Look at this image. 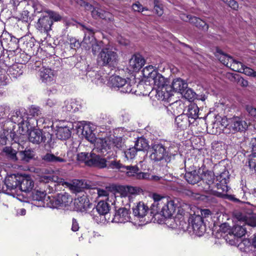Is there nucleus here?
<instances>
[{"label":"nucleus","mask_w":256,"mask_h":256,"mask_svg":"<svg viewBox=\"0 0 256 256\" xmlns=\"http://www.w3.org/2000/svg\"><path fill=\"white\" fill-rule=\"evenodd\" d=\"M41 114L40 109L38 107L34 106H32L28 109V112L25 110L17 111L16 115L12 117V120L17 123L19 130H21L22 133H25L29 132L32 128L38 126V123H43V118L37 120L35 117Z\"/></svg>","instance_id":"1"},{"label":"nucleus","mask_w":256,"mask_h":256,"mask_svg":"<svg viewBox=\"0 0 256 256\" xmlns=\"http://www.w3.org/2000/svg\"><path fill=\"white\" fill-rule=\"evenodd\" d=\"M200 172L201 174V180L205 182L208 186V188L213 189L216 188L220 190L222 192H226L228 190V183L229 176L228 172L224 171L220 174L216 176L214 173L210 170H208L204 166L200 168Z\"/></svg>","instance_id":"2"},{"label":"nucleus","mask_w":256,"mask_h":256,"mask_svg":"<svg viewBox=\"0 0 256 256\" xmlns=\"http://www.w3.org/2000/svg\"><path fill=\"white\" fill-rule=\"evenodd\" d=\"M152 197L154 202L150 206V213L153 216L160 215L164 218H170L176 210L174 202L156 194Z\"/></svg>","instance_id":"3"},{"label":"nucleus","mask_w":256,"mask_h":256,"mask_svg":"<svg viewBox=\"0 0 256 256\" xmlns=\"http://www.w3.org/2000/svg\"><path fill=\"white\" fill-rule=\"evenodd\" d=\"M238 224H235L232 229V233L234 236L241 238L244 236L246 230L245 225L252 227L256 226V216L251 214H246L238 212L236 214Z\"/></svg>","instance_id":"4"},{"label":"nucleus","mask_w":256,"mask_h":256,"mask_svg":"<svg viewBox=\"0 0 256 256\" xmlns=\"http://www.w3.org/2000/svg\"><path fill=\"white\" fill-rule=\"evenodd\" d=\"M150 159L154 162L164 160L166 162L170 161V156L166 150L164 146L161 142H155L152 145Z\"/></svg>","instance_id":"5"},{"label":"nucleus","mask_w":256,"mask_h":256,"mask_svg":"<svg viewBox=\"0 0 256 256\" xmlns=\"http://www.w3.org/2000/svg\"><path fill=\"white\" fill-rule=\"evenodd\" d=\"M109 86L112 88H118L123 93H135L136 90L128 80L118 76L110 77L108 82Z\"/></svg>","instance_id":"6"},{"label":"nucleus","mask_w":256,"mask_h":256,"mask_svg":"<svg viewBox=\"0 0 256 256\" xmlns=\"http://www.w3.org/2000/svg\"><path fill=\"white\" fill-rule=\"evenodd\" d=\"M118 55L109 48H104L98 56V62L103 66H114L117 61Z\"/></svg>","instance_id":"7"},{"label":"nucleus","mask_w":256,"mask_h":256,"mask_svg":"<svg viewBox=\"0 0 256 256\" xmlns=\"http://www.w3.org/2000/svg\"><path fill=\"white\" fill-rule=\"evenodd\" d=\"M188 224L192 226L194 232L198 236H202L206 230V226L202 216L200 214L191 215L188 220Z\"/></svg>","instance_id":"8"},{"label":"nucleus","mask_w":256,"mask_h":256,"mask_svg":"<svg viewBox=\"0 0 256 256\" xmlns=\"http://www.w3.org/2000/svg\"><path fill=\"white\" fill-rule=\"evenodd\" d=\"M226 121L227 124H226V128L230 130L232 132L244 131L248 127L245 120L240 116H234L226 120Z\"/></svg>","instance_id":"9"},{"label":"nucleus","mask_w":256,"mask_h":256,"mask_svg":"<svg viewBox=\"0 0 256 256\" xmlns=\"http://www.w3.org/2000/svg\"><path fill=\"white\" fill-rule=\"evenodd\" d=\"M20 174L8 175L4 178V184L2 186V192L12 194L11 192L18 188Z\"/></svg>","instance_id":"10"},{"label":"nucleus","mask_w":256,"mask_h":256,"mask_svg":"<svg viewBox=\"0 0 256 256\" xmlns=\"http://www.w3.org/2000/svg\"><path fill=\"white\" fill-rule=\"evenodd\" d=\"M132 212L134 219L139 222L138 224H146L145 216L148 210V208L142 202H138L132 208Z\"/></svg>","instance_id":"11"},{"label":"nucleus","mask_w":256,"mask_h":256,"mask_svg":"<svg viewBox=\"0 0 256 256\" xmlns=\"http://www.w3.org/2000/svg\"><path fill=\"white\" fill-rule=\"evenodd\" d=\"M92 207V204L90 202L86 196L76 198L74 202V210L82 212H87Z\"/></svg>","instance_id":"12"},{"label":"nucleus","mask_w":256,"mask_h":256,"mask_svg":"<svg viewBox=\"0 0 256 256\" xmlns=\"http://www.w3.org/2000/svg\"><path fill=\"white\" fill-rule=\"evenodd\" d=\"M40 78L42 82L50 85L55 83L56 74L50 68L43 67L40 71Z\"/></svg>","instance_id":"13"},{"label":"nucleus","mask_w":256,"mask_h":256,"mask_svg":"<svg viewBox=\"0 0 256 256\" xmlns=\"http://www.w3.org/2000/svg\"><path fill=\"white\" fill-rule=\"evenodd\" d=\"M94 148L98 152L104 154L106 152L108 153L114 146L112 142L108 138H97L94 143Z\"/></svg>","instance_id":"14"},{"label":"nucleus","mask_w":256,"mask_h":256,"mask_svg":"<svg viewBox=\"0 0 256 256\" xmlns=\"http://www.w3.org/2000/svg\"><path fill=\"white\" fill-rule=\"evenodd\" d=\"M110 205L106 202L104 200L100 201L96 207L92 208L90 214L94 220H98V214L100 216H105L110 211Z\"/></svg>","instance_id":"15"},{"label":"nucleus","mask_w":256,"mask_h":256,"mask_svg":"<svg viewBox=\"0 0 256 256\" xmlns=\"http://www.w3.org/2000/svg\"><path fill=\"white\" fill-rule=\"evenodd\" d=\"M96 150L93 149L90 152V160L87 162V166H96L102 168L106 167V160L96 154Z\"/></svg>","instance_id":"16"},{"label":"nucleus","mask_w":256,"mask_h":256,"mask_svg":"<svg viewBox=\"0 0 256 256\" xmlns=\"http://www.w3.org/2000/svg\"><path fill=\"white\" fill-rule=\"evenodd\" d=\"M129 210L125 208H121L116 211L112 222L116 223H125L130 220Z\"/></svg>","instance_id":"17"},{"label":"nucleus","mask_w":256,"mask_h":256,"mask_svg":"<svg viewBox=\"0 0 256 256\" xmlns=\"http://www.w3.org/2000/svg\"><path fill=\"white\" fill-rule=\"evenodd\" d=\"M18 189L26 192H30L34 187V182L32 178L28 175H20L19 178Z\"/></svg>","instance_id":"18"},{"label":"nucleus","mask_w":256,"mask_h":256,"mask_svg":"<svg viewBox=\"0 0 256 256\" xmlns=\"http://www.w3.org/2000/svg\"><path fill=\"white\" fill-rule=\"evenodd\" d=\"M52 25V22L50 18L48 16H44L38 18L36 26L41 32H48L51 30Z\"/></svg>","instance_id":"19"},{"label":"nucleus","mask_w":256,"mask_h":256,"mask_svg":"<svg viewBox=\"0 0 256 256\" xmlns=\"http://www.w3.org/2000/svg\"><path fill=\"white\" fill-rule=\"evenodd\" d=\"M94 126L90 122H86L83 126L82 134L91 143H94L96 140V136L94 133Z\"/></svg>","instance_id":"20"},{"label":"nucleus","mask_w":256,"mask_h":256,"mask_svg":"<svg viewBox=\"0 0 256 256\" xmlns=\"http://www.w3.org/2000/svg\"><path fill=\"white\" fill-rule=\"evenodd\" d=\"M192 124L188 116L181 114L175 118L174 126L178 130H182L186 129L190 124Z\"/></svg>","instance_id":"21"},{"label":"nucleus","mask_w":256,"mask_h":256,"mask_svg":"<svg viewBox=\"0 0 256 256\" xmlns=\"http://www.w3.org/2000/svg\"><path fill=\"white\" fill-rule=\"evenodd\" d=\"M81 108V102L79 100L75 99L66 100L62 106V112L66 113L74 112L78 111Z\"/></svg>","instance_id":"22"},{"label":"nucleus","mask_w":256,"mask_h":256,"mask_svg":"<svg viewBox=\"0 0 256 256\" xmlns=\"http://www.w3.org/2000/svg\"><path fill=\"white\" fill-rule=\"evenodd\" d=\"M144 60L140 55H134L129 61V68L133 72H138L144 65Z\"/></svg>","instance_id":"23"},{"label":"nucleus","mask_w":256,"mask_h":256,"mask_svg":"<svg viewBox=\"0 0 256 256\" xmlns=\"http://www.w3.org/2000/svg\"><path fill=\"white\" fill-rule=\"evenodd\" d=\"M28 140L33 144H39L44 142L46 136L43 135L42 132L40 129H34L30 130L28 133Z\"/></svg>","instance_id":"24"},{"label":"nucleus","mask_w":256,"mask_h":256,"mask_svg":"<svg viewBox=\"0 0 256 256\" xmlns=\"http://www.w3.org/2000/svg\"><path fill=\"white\" fill-rule=\"evenodd\" d=\"M20 41L22 42V48L32 54H34L35 50L38 48V46L35 44V40L34 38L22 37L20 38Z\"/></svg>","instance_id":"25"},{"label":"nucleus","mask_w":256,"mask_h":256,"mask_svg":"<svg viewBox=\"0 0 256 256\" xmlns=\"http://www.w3.org/2000/svg\"><path fill=\"white\" fill-rule=\"evenodd\" d=\"M148 81L154 85L155 88H164L166 84L165 78L161 74L158 73L157 72L156 74L151 76Z\"/></svg>","instance_id":"26"},{"label":"nucleus","mask_w":256,"mask_h":256,"mask_svg":"<svg viewBox=\"0 0 256 256\" xmlns=\"http://www.w3.org/2000/svg\"><path fill=\"white\" fill-rule=\"evenodd\" d=\"M200 173V168L198 170L186 172L184 175L185 179L189 184H196L201 180Z\"/></svg>","instance_id":"27"},{"label":"nucleus","mask_w":256,"mask_h":256,"mask_svg":"<svg viewBox=\"0 0 256 256\" xmlns=\"http://www.w3.org/2000/svg\"><path fill=\"white\" fill-rule=\"evenodd\" d=\"M42 160L46 162L54 164H58L60 163H64L66 162V159L64 155L62 156H58L52 153H47L42 157Z\"/></svg>","instance_id":"28"},{"label":"nucleus","mask_w":256,"mask_h":256,"mask_svg":"<svg viewBox=\"0 0 256 256\" xmlns=\"http://www.w3.org/2000/svg\"><path fill=\"white\" fill-rule=\"evenodd\" d=\"M182 18L184 21H188L194 24L196 26L202 28L204 30L208 29V26L206 22L200 18L196 16H186V18L182 17Z\"/></svg>","instance_id":"29"},{"label":"nucleus","mask_w":256,"mask_h":256,"mask_svg":"<svg viewBox=\"0 0 256 256\" xmlns=\"http://www.w3.org/2000/svg\"><path fill=\"white\" fill-rule=\"evenodd\" d=\"M92 15L94 18H100L108 21L113 20L112 16L110 12L98 8H94L92 11Z\"/></svg>","instance_id":"30"},{"label":"nucleus","mask_w":256,"mask_h":256,"mask_svg":"<svg viewBox=\"0 0 256 256\" xmlns=\"http://www.w3.org/2000/svg\"><path fill=\"white\" fill-rule=\"evenodd\" d=\"M23 65L22 64H14L8 67V74L13 78H17L23 73Z\"/></svg>","instance_id":"31"},{"label":"nucleus","mask_w":256,"mask_h":256,"mask_svg":"<svg viewBox=\"0 0 256 256\" xmlns=\"http://www.w3.org/2000/svg\"><path fill=\"white\" fill-rule=\"evenodd\" d=\"M56 197L59 208H66L72 202L70 196L66 193L58 194Z\"/></svg>","instance_id":"32"},{"label":"nucleus","mask_w":256,"mask_h":256,"mask_svg":"<svg viewBox=\"0 0 256 256\" xmlns=\"http://www.w3.org/2000/svg\"><path fill=\"white\" fill-rule=\"evenodd\" d=\"M2 152L4 156L8 160L13 162H16L18 160L17 157V151L12 146H6L3 148Z\"/></svg>","instance_id":"33"},{"label":"nucleus","mask_w":256,"mask_h":256,"mask_svg":"<svg viewBox=\"0 0 256 256\" xmlns=\"http://www.w3.org/2000/svg\"><path fill=\"white\" fill-rule=\"evenodd\" d=\"M187 87V83L180 78H176L174 80L172 88L175 92H182Z\"/></svg>","instance_id":"34"},{"label":"nucleus","mask_w":256,"mask_h":256,"mask_svg":"<svg viewBox=\"0 0 256 256\" xmlns=\"http://www.w3.org/2000/svg\"><path fill=\"white\" fill-rule=\"evenodd\" d=\"M199 108L196 105H192L188 107V110L186 114L188 117L190 119V121L192 122V124L194 122L195 120L198 118Z\"/></svg>","instance_id":"35"},{"label":"nucleus","mask_w":256,"mask_h":256,"mask_svg":"<svg viewBox=\"0 0 256 256\" xmlns=\"http://www.w3.org/2000/svg\"><path fill=\"white\" fill-rule=\"evenodd\" d=\"M140 168L138 166H124L123 170H121V172H126V175L128 177H134Z\"/></svg>","instance_id":"36"},{"label":"nucleus","mask_w":256,"mask_h":256,"mask_svg":"<svg viewBox=\"0 0 256 256\" xmlns=\"http://www.w3.org/2000/svg\"><path fill=\"white\" fill-rule=\"evenodd\" d=\"M56 136L60 140H66L71 136V132L68 127L60 128L56 132Z\"/></svg>","instance_id":"37"},{"label":"nucleus","mask_w":256,"mask_h":256,"mask_svg":"<svg viewBox=\"0 0 256 256\" xmlns=\"http://www.w3.org/2000/svg\"><path fill=\"white\" fill-rule=\"evenodd\" d=\"M10 40L8 43V48L10 51L16 52L19 49V42H21L20 38L18 39L16 38L10 36Z\"/></svg>","instance_id":"38"},{"label":"nucleus","mask_w":256,"mask_h":256,"mask_svg":"<svg viewBox=\"0 0 256 256\" xmlns=\"http://www.w3.org/2000/svg\"><path fill=\"white\" fill-rule=\"evenodd\" d=\"M156 89V96L158 100L162 101L166 100L170 97V94L166 91L167 88L164 87L160 88H157Z\"/></svg>","instance_id":"39"},{"label":"nucleus","mask_w":256,"mask_h":256,"mask_svg":"<svg viewBox=\"0 0 256 256\" xmlns=\"http://www.w3.org/2000/svg\"><path fill=\"white\" fill-rule=\"evenodd\" d=\"M148 146V143L146 138L140 137L136 140L134 147L138 151H142L146 150Z\"/></svg>","instance_id":"40"},{"label":"nucleus","mask_w":256,"mask_h":256,"mask_svg":"<svg viewBox=\"0 0 256 256\" xmlns=\"http://www.w3.org/2000/svg\"><path fill=\"white\" fill-rule=\"evenodd\" d=\"M44 204L47 207L52 208H59L56 196H47L46 198L44 200Z\"/></svg>","instance_id":"41"},{"label":"nucleus","mask_w":256,"mask_h":256,"mask_svg":"<svg viewBox=\"0 0 256 256\" xmlns=\"http://www.w3.org/2000/svg\"><path fill=\"white\" fill-rule=\"evenodd\" d=\"M248 166L250 170L256 173V152H252L248 156Z\"/></svg>","instance_id":"42"},{"label":"nucleus","mask_w":256,"mask_h":256,"mask_svg":"<svg viewBox=\"0 0 256 256\" xmlns=\"http://www.w3.org/2000/svg\"><path fill=\"white\" fill-rule=\"evenodd\" d=\"M96 39L94 37V34H84V36L83 39L82 44L84 46H85L86 48H90V44L94 42Z\"/></svg>","instance_id":"43"},{"label":"nucleus","mask_w":256,"mask_h":256,"mask_svg":"<svg viewBox=\"0 0 256 256\" xmlns=\"http://www.w3.org/2000/svg\"><path fill=\"white\" fill-rule=\"evenodd\" d=\"M102 70H99L97 72V73L95 74V78L92 80L97 85H102L105 83V82L108 80L107 76L104 75H102Z\"/></svg>","instance_id":"44"},{"label":"nucleus","mask_w":256,"mask_h":256,"mask_svg":"<svg viewBox=\"0 0 256 256\" xmlns=\"http://www.w3.org/2000/svg\"><path fill=\"white\" fill-rule=\"evenodd\" d=\"M56 178L54 176V171L46 173L40 177V182L48 183L50 182L56 181Z\"/></svg>","instance_id":"45"},{"label":"nucleus","mask_w":256,"mask_h":256,"mask_svg":"<svg viewBox=\"0 0 256 256\" xmlns=\"http://www.w3.org/2000/svg\"><path fill=\"white\" fill-rule=\"evenodd\" d=\"M27 2L28 6H31L35 12L40 13L44 10L42 6L38 1V0H25Z\"/></svg>","instance_id":"46"},{"label":"nucleus","mask_w":256,"mask_h":256,"mask_svg":"<svg viewBox=\"0 0 256 256\" xmlns=\"http://www.w3.org/2000/svg\"><path fill=\"white\" fill-rule=\"evenodd\" d=\"M90 48L91 46L93 54L96 55L100 50L104 48V43L102 41H97L96 40L90 44Z\"/></svg>","instance_id":"47"},{"label":"nucleus","mask_w":256,"mask_h":256,"mask_svg":"<svg viewBox=\"0 0 256 256\" xmlns=\"http://www.w3.org/2000/svg\"><path fill=\"white\" fill-rule=\"evenodd\" d=\"M46 194L45 191L36 190L32 194V198L34 200L42 201L44 203V200L46 198Z\"/></svg>","instance_id":"48"},{"label":"nucleus","mask_w":256,"mask_h":256,"mask_svg":"<svg viewBox=\"0 0 256 256\" xmlns=\"http://www.w3.org/2000/svg\"><path fill=\"white\" fill-rule=\"evenodd\" d=\"M156 66H146L142 70L143 74L144 76H147L149 80L152 75H154L157 72L156 70Z\"/></svg>","instance_id":"49"},{"label":"nucleus","mask_w":256,"mask_h":256,"mask_svg":"<svg viewBox=\"0 0 256 256\" xmlns=\"http://www.w3.org/2000/svg\"><path fill=\"white\" fill-rule=\"evenodd\" d=\"M21 160L25 162H28L33 158V154L32 150H24L20 152Z\"/></svg>","instance_id":"50"},{"label":"nucleus","mask_w":256,"mask_h":256,"mask_svg":"<svg viewBox=\"0 0 256 256\" xmlns=\"http://www.w3.org/2000/svg\"><path fill=\"white\" fill-rule=\"evenodd\" d=\"M244 66V65L242 62L236 61L233 59V62L228 65V68L234 71L241 72Z\"/></svg>","instance_id":"51"},{"label":"nucleus","mask_w":256,"mask_h":256,"mask_svg":"<svg viewBox=\"0 0 256 256\" xmlns=\"http://www.w3.org/2000/svg\"><path fill=\"white\" fill-rule=\"evenodd\" d=\"M16 18L22 22H29L30 21L29 12L28 10H22L18 16H16Z\"/></svg>","instance_id":"52"},{"label":"nucleus","mask_w":256,"mask_h":256,"mask_svg":"<svg viewBox=\"0 0 256 256\" xmlns=\"http://www.w3.org/2000/svg\"><path fill=\"white\" fill-rule=\"evenodd\" d=\"M90 158V153L88 152H80L77 154V160L80 162H84L86 166Z\"/></svg>","instance_id":"53"},{"label":"nucleus","mask_w":256,"mask_h":256,"mask_svg":"<svg viewBox=\"0 0 256 256\" xmlns=\"http://www.w3.org/2000/svg\"><path fill=\"white\" fill-rule=\"evenodd\" d=\"M46 12L48 14V18H50V20L53 22H58L62 20V16L58 13L54 11L50 10H47Z\"/></svg>","instance_id":"54"},{"label":"nucleus","mask_w":256,"mask_h":256,"mask_svg":"<svg viewBox=\"0 0 256 256\" xmlns=\"http://www.w3.org/2000/svg\"><path fill=\"white\" fill-rule=\"evenodd\" d=\"M124 165L121 164L119 161L112 160L106 162V167L108 168L123 170Z\"/></svg>","instance_id":"55"},{"label":"nucleus","mask_w":256,"mask_h":256,"mask_svg":"<svg viewBox=\"0 0 256 256\" xmlns=\"http://www.w3.org/2000/svg\"><path fill=\"white\" fill-rule=\"evenodd\" d=\"M220 61L224 66L228 68V65L233 62V58L226 54H222L219 58Z\"/></svg>","instance_id":"56"},{"label":"nucleus","mask_w":256,"mask_h":256,"mask_svg":"<svg viewBox=\"0 0 256 256\" xmlns=\"http://www.w3.org/2000/svg\"><path fill=\"white\" fill-rule=\"evenodd\" d=\"M137 151L138 150L134 146L133 148H130L124 152V155L126 158L128 160L133 159L135 157Z\"/></svg>","instance_id":"57"},{"label":"nucleus","mask_w":256,"mask_h":256,"mask_svg":"<svg viewBox=\"0 0 256 256\" xmlns=\"http://www.w3.org/2000/svg\"><path fill=\"white\" fill-rule=\"evenodd\" d=\"M8 66L2 60H0V76H3V78L6 77V74L8 72Z\"/></svg>","instance_id":"58"},{"label":"nucleus","mask_w":256,"mask_h":256,"mask_svg":"<svg viewBox=\"0 0 256 256\" xmlns=\"http://www.w3.org/2000/svg\"><path fill=\"white\" fill-rule=\"evenodd\" d=\"M82 184L80 181L77 180L73 182L71 185L70 188L74 190L76 192H78L82 190L83 187L82 186Z\"/></svg>","instance_id":"59"},{"label":"nucleus","mask_w":256,"mask_h":256,"mask_svg":"<svg viewBox=\"0 0 256 256\" xmlns=\"http://www.w3.org/2000/svg\"><path fill=\"white\" fill-rule=\"evenodd\" d=\"M241 73H244L249 76L256 77V72L248 67L245 66H244Z\"/></svg>","instance_id":"60"},{"label":"nucleus","mask_w":256,"mask_h":256,"mask_svg":"<svg viewBox=\"0 0 256 256\" xmlns=\"http://www.w3.org/2000/svg\"><path fill=\"white\" fill-rule=\"evenodd\" d=\"M70 47L72 49H76L80 46V44L78 40L74 38H69Z\"/></svg>","instance_id":"61"},{"label":"nucleus","mask_w":256,"mask_h":256,"mask_svg":"<svg viewBox=\"0 0 256 256\" xmlns=\"http://www.w3.org/2000/svg\"><path fill=\"white\" fill-rule=\"evenodd\" d=\"M196 94L190 88L188 89L186 94L185 97L189 100H192L196 97Z\"/></svg>","instance_id":"62"},{"label":"nucleus","mask_w":256,"mask_h":256,"mask_svg":"<svg viewBox=\"0 0 256 256\" xmlns=\"http://www.w3.org/2000/svg\"><path fill=\"white\" fill-rule=\"evenodd\" d=\"M246 110L250 115L256 119V108H254L252 106L248 105L246 106Z\"/></svg>","instance_id":"63"},{"label":"nucleus","mask_w":256,"mask_h":256,"mask_svg":"<svg viewBox=\"0 0 256 256\" xmlns=\"http://www.w3.org/2000/svg\"><path fill=\"white\" fill-rule=\"evenodd\" d=\"M134 177L138 180L148 179L149 178V174L147 172H138Z\"/></svg>","instance_id":"64"}]
</instances>
